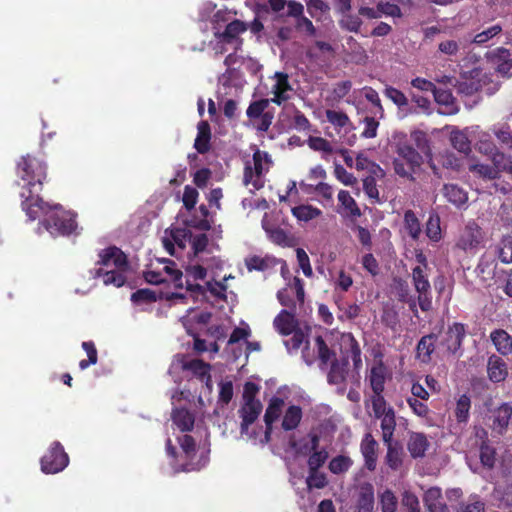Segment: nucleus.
<instances>
[{
  "mask_svg": "<svg viewBox=\"0 0 512 512\" xmlns=\"http://www.w3.org/2000/svg\"><path fill=\"white\" fill-rule=\"evenodd\" d=\"M17 175L25 182L20 193L21 208L28 219L34 221L41 212L50 208V204L39 196L47 178V165L41 159L27 154L17 163Z\"/></svg>",
  "mask_w": 512,
  "mask_h": 512,
  "instance_id": "1",
  "label": "nucleus"
},
{
  "mask_svg": "<svg viewBox=\"0 0 512 512\" xmlns=\"http://www.w3.org/2000/svg\"><path fill=\"white\" fill-rule=\"evenodd\" d=\"M40 216H44L41 224L52 236H69L77 230L76 214L66 211L61 205H50Z\"/></svg>",
  "mask_w": 512,
  "mask_h": 512,
  "instance_id": "2",
  "label": "nucleus"
},
{
  "mask_svg": "<svg viewBox=\"0 0 512 512\" xmlns=\"http://www.w3.org/2000/svg\"><path fill=\"white\" fill-rule=\"evenodd\" d=\"M395 153L397 154L393 160L395 173L411 181L415 180L414 174L423 164L422 155L407 142H398Z\"/></svg>",
  "mask_w": 512,
  "mask_h": 512,
  "instance_id": "3",
  "label": "nucleus"
},
{
  "mask_svg": "<svg viewBox=\"0 0 512 512\" xmlns=\"http://www.w3.org/2000/svg\"><path fill=\"white\" fill-rule=\"evenodd\" d=\"M69 464L68 454L59 441H54L41 458V470L46 474L63 471Z\"/></svg>",
  "mask_w": 512,
  "mask_h": 512,
  "instance_id": "4",
  "label": "nucleus"
},
{
  "mask_svg": "<svg viewBox=\"0 0 512 512\" xmlns=\"http://www.w3.org/2000/svg\"><path fill=\"white\" fill-rule=\"evenodd\" d=\"M174 365L182 371L189 372L193 377H196L206 385H209L211 382V366L201 359H191L185 354H177L174 359Z\"/></svg>",
  "mask_w": 512,
  "mask_h": 512,
  "instance_id": "5",
  "label": "nucleus"
},
{
  "mask_svg": "<svg viewBox=\"0 0 512 512\" xmlns=\"http://www.w3.org/2000/svg\"><path fill=\"white\" fill-rule=\"evenodd\" d=\"M412 281L416 292L418 293L417 302L423 312L432 309L431 285L428 276L422 266H416L412 269Z\"/></svg>",
  "mask_w": 512,
  "mask_h": 512,
  "instance_id": "6",
  "label": "nucleus"
},
{
  "mask_svg": "<svg viewBox=\"0 0 512 512\" xmlns=\"http://www.w3.org/2000/svg\"><path fill=\"white\" fill-rule=\"evenodd\" d=\"M268 159V154L260 150L253 153V164L249 161L245 163L243 173V183L245 186L251 184L255 190H260L264 186L263 161Z\"/></svg>",
  "mask_w": 512,
  "mask_h": 512,
  "instance_id": "7",
  "label": "nucleus"
},
{
  "mask_svg": "<svg viewBox=\"0 0 512 512\" xmlns=\"http://www.w3.org/2000/svg\"><path fill=\"white\" fill-rule=\"evenodd\" d=\"M466 331L462 323L455 322L448 327V329L440 336L438 341V348L444 354L454 355L461 346L465 337Z\"/></svg>",
  "mask_w": 512,
  "mask_h": 512,
  "instance_id": "8",
  "label": "nucleus"
},
{
  "mask_svg": "<svg viewBox=\"0 0 512 512\" xmlns=\"http://www.w3.org/2000/svg\"><path fill=\"white\" fill-rule=\"evenodd\" d=\"M98 265L103 267L114 266L118 270H126L128 268V259L126 254L116 246H110L102 249L99 254Z\"/></svg>",
  "mask_w": 512,
  "mask_h": 512,
  "instance_id": "9",
  "label": "nucleus"
},
{
  "mask_svg": "<svg viewBox=\"0 0 512 512\" xmlns=\"http://www.w3.org/2000/svg\"><path fill=\"white\" fill-rule=\"evenodd\" d=\"M273 78L275 79V84L272 86L274 97L271 102L280 106L291 98L288 92L293 91V87L290 84L289 75L285 72L277 71Z\"/></svg>",
  "mask_w": 512,
  "mask_h": 512,
  "instance_id": "10",
  "label": "nucleus"
},
{
  "mask_svg": "<svg viewBox=\"0 0 512 512\" xmlns=\"http://www.w3.org/2000/svg\"><path fill=\"white\" fill-rule=\"evenodd\" d=\"M482 241V233L480 227L475 223H469L462 231L458 241L457 247L468 251L476 248Z\"/></svg>",
  "mask_w": 512,
  "mask_h": 512,
  "instance_id": "11",
  "label": "nucleus"
},
{
  "mask_svg": "<svg viewBox=\"0 0 512 512\" xmlns=\"http://www.w3.org/2000/svg\"><path fill=\"white\" fill-rule=\"evenodd\" d=\"M488 379L493 383L504 382L508 377V365L500 356L492 354L487 361Z\"/></svg>",
  "mask_w": 512,
  "mask_h": 512,
  "instance_id": "12",
  "label": "nucleus"
},
{
  "mask_svg": "<svg viewBox=\"0 0 512 512\" xmlns=\"http://www.w3.org/2000/svg\"><path fill=\"white\" fill-rule=\"evenodd\" d=\"M338 208L337 212L345 217L349 218H358L362 215V212L355 201V199L351 196L350 192L347 190H340L338 193Z\"/></svg>",
  "mask_w": 512,
  "mask_h": 512,
  "instance_id": "13",
  "label": "nucleus"
},
{
  "mask_svg": "<svg viewBox=\"0 0 512 512\" xmlns=\"http://www.w3.org/2000/svg\"><path fill=\"white\" fill-rule=\"evenodd\" d=\"M492 418V429L500 435L504 434L512 418V404L502 403L494 409Z\"/></svg>",
  "mask_w": 512,
  "mask_h": 512,
  "instance_id": "14",
  "label": "nucleus"
},
{
  "mask_svg": "<svg viewBox=\"0 0 512 512\" xmlns=\"http://www.w3.org/2000/svg\"><path fill=\"white\" fill-rule=\"evenodd\" d=\"M377 447L378 443L372 434H365L360 444V450L365 460V467L370 471L376 468Z\"/></svg>",
  "mask_w": 512,
  "mask_h": 512,
  "instance_id": "15",
  "label": "nucleus"
},
{
  "mask_svg": "<svg viewBox=\"0 0 512 512\" xmlns=\"http://www.w3.org/2000/svg\"><path fill=\"white\" fill-rule=\"evenodd\" d=\"M433 96L436 103L442 107V114L454 115L459 112V106L450 90L436 87Z\"/></svg>",
  "mask_w": 512,
  "mask_h": 512,
  "instance_id": "16",
  "label": "nucleus"
},
{
  "mask_svg": "<svg viewBox=\"0 0 512 512\" xmlns=\"http://www.w3.org/2000/svg\"><path fill=\"white\" fill-rule=\"evenodd\" d=\"M429 446L430 443L424 433L410 432L407 442V449L412 458L416 459L424 457Z\"/></svg>",
  "mask_w": 512,
  "mask_h": 512,
  "instance_id": "17",
  "label": "nucleus"
},
{
  "mask_svg": "<svg viewBox=\"0 0 512 512\" xmlns=\"http://www.w3.org/2000/svg\"><path fill=\"white\" fill-rule=\"evenodd\" d=\"M436 341L437 336L434 333L424 335L420 338L416 346V358L421 363L428 364L431 362Z\"/></svg>",
  "mask_w": 512,
  "mask_h": 512,
  "instance_id": "18",
  "label": "nucleus"
},
{
  "mask_svg": "<svg viewBox=\"0 0 512 512\" xmlns=\"http://www.w3.org/2000/svg\"><path fill=\"white\" fill-rule=\"evenodd\" d=\"M295 311L282 310L273 321L274 328L283 336L291 335L298 323L294 316Z\"/></svg>",
  "mask_w": 512,
  "mask_h": 512,
  "instance_id": "19",
  "label": "nucleus"
},
{
  "mask_svg": "<svg viewBox=\"0 0 512 512\" xmlns=\"http://www.w3.org/2000/svg\"><path fill=\"white\" fill-rule=\"evenodd\" d=\"M211 127L208 121L202 120L197 125V136L194 141V148L199 154H206L211 149Z\"/></svg>",
  "mask_w": 512,
  "mask_h": 512,
  "instance_id": "20",
  "label": "nucleus"
},
{
  "mask_svg": "<svg viewBox=\"0 0 512 512\" xmlns=\"http://www.w3.org/2000/svg\"><path fill=\"white\" fill-rule=\"evenodd\" d=\"M423 502L429 512H448L447 505L442 501V490L439 487H430L423 495Z\"/></svg>",
  "mask_w": 512,
  "mask_h": 512,
  "instance_id": "21",
  "label": "nucleus"
},
{
  "mask_svg": "<svg viewBox=\"0 0 512 512\" xmlns=\"http://www.w3.org/2000/svg\"><path fill=\"white\" fill-rule=\"evenodd\" d=\"M284 406V400L274 396L270 399L264 414L265 434L271 435L273 431V423L280 417Z\"/></svg>",
  "mask_w": 512,
  "mask_h": 512,
  "instance_id": "22",
  "label": "nucleus"
},
{
  "mask_svg": "<svg viewBox=\"0 0 512 512\" xmlns=\"http://www.w3.org/2000/svg\"><path fill=\"white\" fill-rule=\"evenodd\" d=\"M262 408L263 406L261 402L244 403V405L239 410V414L242 419L240 424V430L242 433L247 431L249 426L257 420L262 411Z\"/></svg>",
  "mask_w": 512,
  "mask_h": 512,
  "instance_id": "23",
  "label": "nucleus"
},
{
  "mask_svg": "<svg viewBox=\"0 0 512 512\" xmlns=\"http://www.w3.org/2000/svg\"><path fill=\"white\" fill-rule=\"evenodd\" d=\"M374 508V487L371 483H362L356 502L357 512H372Z\"/></svg>",
  "mask_w": 512,
  "mask_h": 512,
  "instance_id": "24",
  "label": "nucleus"
},
{
  "mask_svg": "<svg viewBox=\"0 0 512 512\" xmlns=\"http://www.w3.org/2000/svg\"><path fill=\"white\" fill-rule=\"evenodd\" d=\"M386 378L387 368L382 361L371 367L368 381L373 393L384 392Z\"/></svg>",
  "mask_w": 512,
  "mask_h": 512,
  "instance_id": "25",
  "label": "nucleus"
},
{
  "mask_svg": "<svg viewBox=\"0 0 512 512\" xmlns=\"http://www.w3.org/2000/svg\"><path fill=\"white\" fill-rule=\"evenodd\" d=\"M348 365L349 360L345 357L341 360L335 359L332 361L330 370L327 375L328 383L332 385L342 384L346 380Z\"/></svg>",
  "mask_w": 512,
  "mask_h": 512,
  "instance_id": "26",
  "label": "nucleus"
},
{
  "mask_svg": "<svg viewBox=\"0 0 512 512\" xmlns=\"http://www.w3.org/2000/svg\"><path fill=\"white\" fill-rule=\"evenodd\" d=\"M171 418H172L173 423L182 432H190L194 428V423H195L194 414L186 408L173 409Z\"/></svg>",
  "mask_w": 512,
  "mask_h": 512,
  "instance_id": "27",
  "label": "nucleus"
},
{
  "mask_svg": "<svg viewBox=\"0 0 512 512\" xmlns=\"http://www.w3.org/2000/svg\"><path fill=\"white\" fill-rule=\"evenodd\" d=\"M490 338L496 350L503 356L512 353V337L503 329L491 332Z\"/></svg>",
  "mask_w": 512,
  "mask_h": 512,
  "instance_id": "28",
  "label": "nucleus"
},
{
  "mask_svg": "<svg viewBox=\"0 0 512 512\" xmlns=\"http://www.w3.org/2000/svg\"><path fill=\"white\" fill-rule=\"evenodd\" d=\"M303 417L302 408L298 405H290L283 416L281 427L284 431L295 430Z\"/></svg>",
  "mask_w": 512,
  "mask_h": 512,
  "instance_id": "29",
  "label": "nucleus"
},
{
  "mask_svg": "<svg viewBox=\"0 0 512 512\" xmlns=\"http://www.w3.org/2000/svg\"><path fill=\"white\" fill-rule=\"evenodd\" d=\"M379 419H381L380 427L382 430L383 442H392L396 428V417L394 409L392 407H388L387 413L381 415Z\"/></svg>",
  "mask_w": 512,
  "mask_h": 512,
  "instance_id": "30",
  "label": "nucleus"
},
{
  "mask_svg": "<svg viewBox=\"0 0 512 512\" xmlns=\"http://www.w3.org/2000/svg\"><path fill=\"white\" fill-rule=\"evenodd\" d=\"M248 29V26L245 22L241 20H233L228 23L225 27V30L219 34V39L224 43H233L238 39V36L244 33Z\"/></svg>",
  "mask_w": 512,
  "mask_h": 512,
  "instance_id": "31",
  "label": "nucleus"
},
{
  "mask_svg": "<svg viewBox=\"0 0 512 512\" xmlns=\"http://www.w3.org/2000/svg\"><path fill=\"white\" fill-rule=\"evenodd\" d=\"M443 195L448 202L457 207L464 205L468 200L467 192L456 184H445Z\"/></svg>",
  "mask_w": 512,
  "mask_h": 512,
  "instance_id": "32",
  "label": "nucleus"
},
{
  "mask_svg": "<svg viewBox=\"0 0 512 512\" xmlns=\"http://www.w3.org/2000/svg\"><path fill=\"white\" fill-rule=\"evenodd\" d=\"M123 270H104V268L99 267L94 271V278H103V283L105 285H114L116 287H121L125 284L126 278L122 273Z\"/></svg>",
  "mask_w": 512,
  "mask_h": 512,
  "instance_id": "33",
  "label": "nucleus"
},
{
  "mask_svg": "<svg viewBox=\"0 0 512 512\" xmlns=\"http://www.w3.org/2000/svg\"><path fill=\"white\" fill-rule=\"evenodd\" d=\"M493 499L498 508L512 507V484H500L494 488Z\"/></svg>",
  "mask_w": 512,
  "mask_h": 512,
  "instance_id": "34",
  "label": "nucleus"
},
{
  "mask_svg": "<svg viewBox=\"0 0 512 512\" xmlns=\"http://www.w3.org/2000/svg\"><path fill=\"white\" fill-rule=\"evenodd\" d=\"M268 234L269 239L276 245L282 247H292L295 244V239L290 236L284 229L280 227L264 228Z\"/></svg>",
  "mask_w": 512,
  "mask_h": 512,
  "instance_id": "35",
  "label": "nucleus"
},
{
  "mask_svg": "<svg viewBox=\"0 0 512 512\" xmlns=\"http://www.w3.org/2000/svg\"><path fill=\"white\" fill-rule=\"evenodd\" d=\"M471 399L467 394L461 395L456 402L454 415L458 423L466 424L470 417Z\"/></svg>",
  "mask_w": 512,
  "mask_h": 512,
  "instance_id": "36",
  "label": "nucleus"
},
{
  "mask_svg": "<svg viewBox=\"0 0 512 512\" xmlns=\"http://www.w3.org/2000/svg\"><path fill=\"white\" fill-rule=\"evenodd\" d=\"M158 299H163V293L161 292L159 295L151 289L142 288L138 289L131 294L130 300L136 304H150L156 302Z\"/></svg>",
  "mask_w": 512,
  "mask_h": 512,
  "instance_id": "37",
  "label": "nucleus"
},
{
  "mask_svg": "<svg viewBox=\"0 0 512 512\" xmlns=\"http://www.w3.org/2000/svg\"><path fill=\"white\" fill-rule=\"evenodd\" d=\"M489 58L498 63V71L504 72L511 67V53L504 47H499L489 53Z\"/></svg>",
  "mask_w": 512,
  "mask_h": 512,
  "instance_id": "38",
  "label": "nucleus"
},
{
  "mask_svg": "<svg viewBox=\"0 0 512 512\" xmlns=\"http://www.w3.org/2000/svg\"><path fill=\"white\" fill-rule=\"evenodd\" d=\"M292 214L298 220L308 222L319 217L322 211L312 205H299L292 208Z\"/></svg>",
  "mask_w": 512,
  "mask_h": 512,
  "instance_id": "39",
  "label": "nucleus"
},
{
  "mask_svg": "<svg viewBox=\"0 0 512 512\" xmlns=\"http://www.w3.org/2000/svg\"><path fill=\"white\" fill-rule=\"evenodd\" d=\"M404 226L409 236L417 240L421 234V224L416 214L412 210H407L404 214Z\"/></svg>",
  "mask_w": 512,
  "mask_h": 512,
  "instance_id": "40",
  "label": "nucleus"
},
{
  "mask_svg": "<svg viewBox=\"0 0 512 512\" xmlns=\"http://www.w3.org/2000/svg\"><path fill=\"white\" fill-rule=\"evenodd\" d=\"M496 264L493 260L482 258L476 267L477 276L482 282L488 283L495 276Z\"/></svg>",
  "mask_w": 512,
  "mask_h": 512,
  "instance_id": "41",
  "label": "nucleus"
},
{
  "mask_svg": "<svg viewBox=\"0 0 512 512\" xmlns=\"http://www.w3.org/2000/svg\"><path fill=\"white\" fill-rule=\"evenodd\" d=\"M469 171L485 180L497 179L498 169L489 164L475 163L469 165Z\"/></svg>",
  "mask_w": 512,
  "mask_h": 512,
  "instance_id": "42",
  "label": "nucleus"
},
{
  "mask_svg": "<svg viewBox=\"0 0 512 512\" xmlns=\"http://www.w3.org/2000/svg\"><path fill=\"white\" fill-rule=\"evenodd\" d=\"M353 461L345 455H338L331 459L328 468L333 474H342L347 472L352 466Z\"/></svg>",
  "mask_w": 512,
  "mask_h": 512,
  "instance_id": "43",
  "label": "nucleus"
},
{
  "mask_svg": "<svg viewBox=\"0 0 512 512\" xmlns=\"http://www.w3.org/2000/svg\"><path fill=\"white\" fill-rule=\"evenodd\" d=\"M165 266L161 272L165 273L169 276L170 280L174 283L176 288H183L182 277L183 273L181 270L177 269L176 263L172 260H164Z\"/></svg>",
  "mask_w": 512,
  "mask_h": 512,
  "instance_id": "44",
  "label": "nucleus"
},
{
  "mask_svg": "<svg viewBox=\"0 0 512 512\" xmlns=\"http://www.w3.org/2000/svg\"><path fill=\"white\" fill-rule=\"evenodd\" d=\"M480 461L488 469H492L496 463V450L486 441H483L480 446Z\"/></svg>",
  "mask_w": 512,
  "mask_h": 512,
  "instance_id": "45",
  "label": "nucleus"
},
{
  "mask_svg": "<svg viewBox=\"0 0 512 512\" xmlns=\"http://www.w3.org/2000/svg\"><path fill=\"white\" fill-rule=\"evenodd\" d=\"M82 348L87 353L88 359H83L79 362L81 370L87 369L90 365H95L98 361V354L95 344L92 341H84Z\"/></svg>",
  "mask_w": 512,
  "mask_h": 512,
  "instance_id": "46",
  "label": "nucleus"
},
{
  "mask_svg": "<svg viewBox=\"0 0 512 512\" xmlns=\"http://www.w3.org/2000/svg\"><path fill=\"white\" fill-rule=\"evenodd\" d=\"M271 100L269 99H260L253 101L249 104L246 115L249 119L254 120L265 114V110L268 108Z\"/></svg>",
  "mask_w": 512,
  "mask_h": 512,
  "instance_id": "47",
  "label": "nucleus"
},
{
  "mask_svg": "<svg viewBox=\"0 0 512 512\" xmlns=\"http://www.w3.org/2000/svg\"><path fill=\"white\" fill-rule=\"evenodd\" d=\"M502 32V26L499 24L492 25L487 29L477 33L472 42L478 45H483L489 40L493 39Z\"/></svg>",
  "mask_w": 512,
  "mask_h": 512,
  "instance_id": "48",
  "label": "nucleus"
},
{
  "mask_svg": "<svg viewBox=\"0 0 512 512\" xmlns=\"http://www.w3.org/2000/svg\"><path fill=\"white\" fill-rule=\"evenodd\" d=\"M452 146L461 153L467 154L471 151L470 141L466 134L460 131L452 132L450 137Z\"/></svg>",
  "mask_w": 512,
  "mask_h": 512,
  "instance_id": "49",
  "label": "nucleus"
},
{
  "mask_svg": "<svg viewBox=\"0 0 512 512\" xmlns=\"http://www.w3.org/2000/svg\"><path fill=\"white\" fill-rule=\"evenodd\" d=\"M326 118L336 128H344L351 124L350 119L343 111L326 110Z\"/></svg>",
  "mask_w": 512,
  "mask_h": 512,
  "instance_id": "50",
  "label": "nucleus"
},
{
  "mask_svg": "<svg viewBox=\"0 0 512 512\" xmlns=\"http://www.w3.org/2000/svg\"><path fill=\"white\" fill-rule=\"evenodd\" d=\"M485 503L478 495L470 496L467 502H461L457 512H484Z\"/></svg>",
  "mask_w": 512,
  "mask_h": 512,
  "instance_id": "51",
  "label": "nucleus"
},
{
  "mask_svg": "<svg viewBox=\"0 0 512 512\" xmlns=\"http://www.w3.org/2000/svg\"><path fill=\"white\" fill-rule=\"evenodd\" d=\"M315 345L321 365L326 366L332 356H334V352L328 347L322 336H317L315 338Z\"/></svg>",
  "mask_w": 512,
  "mask_h": 512,
  "instance_id": "52",
  "label": "nucleus"
},
{
  "mask_svg": "<svg viewBox=\"0 0 512 512\" xmlns=\"http://www.w3.org/2000/svg\"><path fill=\"white\" fill-rule=\"evenodd\" d=\"M327 459L328 452L326 449L323 448L321 450L313 451L307 460L308 469L313 471L319 470V468L325 464Z\"/></svg>",
  "mask_w": 512,
  "mask_h": 512,
  "instance_id": "53",
  "label": "nucleus"
},
{
  "mask_svg": "<svg viewBox=\"0 0 512 512\" xmlns=\"http://www.w3.org/2000/svg\"><path fill=\"white\" fill-rule=\"evenodd\" d=\"M384 95L399 108H404L408 105L407 96L397 88H394L392 86L386 87L384 90Z\"/></svg>",
  "mask_w": 512,
  "mask_h": 512,
  "instance_id": "54",
  "label": "nucleus"
},
{
  "mask_svg": "<svg viewBox=\"0 0 512 512\" xmlns=\"http://www.w3.org/2000/svg\"><path fill=\"white\" fill-rule=\"evenodd\" d=\"M287 288L289 291L295 295V300L303 305L305 301V290H304V282L301 278L295 276L292 281L287 284Z\"/></svg>",
  "mask_w": 512,
  "mask_h": 512,
  "instance_id": "55",
  "label": "nucleus"
},
{
  "mask_svg": "<svg viewBox=\"0 0 512 512\" xmlns=\"http://www.w3.org/2000/svg\"><path fill=\"white\" fill-rule=\"evenodd\" d=\"M401 496V504L407 512H420V502L415 493L405 490Z\"/></svg>",
  "mask_w": 512,
  "mask_h": 512,
  "instance_id": "56",
  "label": "nucleus"
},
{
  "mask_svg": "<svg viewBox=\"0 0 512 512\" xmlns=\"http://www.w3.org/2000/svg\"><path fill=\"white\" fill-rule=\"evenodd\" d=\"M327 483L328 481L324 473L319 472V470H309L308 477L306 479V484L309 489H322L327 485Z\"/></svg>",
  "mask_w": 512,
  "mask_h": 512,
  "instance_id": "57",
  "label": "nucleus"
},
{
  "mask_svg": "<svg viewBox=\"0 0 512 512\" xmlns=\"http://www.w3.org/2000/svg\"><path fill=\"white\" fill-rule=\"evenodd\" d=\"M385 444L387 446L386 463L391 469L397 470L402 464L401 452L392 445V442Z\"/></svg>",
  "mask_w": 512,
  "mask_h": 512,
  "instance_id": "58",
  "label": "nucleus"
},
{
  "mask_svg": "<svg viewBox=\"0 0 512 512\" xmlns=\"http://www.w3.org/2000/svg\"><path fill=\"white\" fill-rule=\"evenodd\" d=\"M426 235L432 241H438L441 238L440 219L436 216H430L426 223Z\"/></svg>",
  "mask_w": 512,
  "mask_h": 512,
  "instance_id": "59",
  "label": "nucleus"
},
{
  "mask_svg": "<svg viewBox=\"0 0 512 512\" xmlns=\"http://www.w3.org/2000/svg\"><path fill=\"white\" fill-rule=\"evenodd\" d=\"M372 409L374 416L380 418L381 415L387 413L388 407L387 402L383 396V392L373 393L371 397Z\"/></svg>",
  "mask_w": 512,
  "mask_h": 512,
  "instance_id": "60",
  "label": "nucleus"
},
{
  "mask_svg": "<svg viewBox=\"0 0 512 512\" xmlns=\"http://www.w3.org/2000/svg\"><path fill=\"white\" fill-rule=\"evenodd\" d=\"M199 193L196 188L186 185L184 187V193L182 197L183 205L186 210L191 211L195 208L198 201Z\"/></svg>",
  "mask_w": 512,
  "mask_h": 512,
  "instance_id": "61",
  "label": "nucleus"
},
{
  "mask_svg": "<svg viewBox=\"0 0 512 512\" xmlns=\"http://www.w3.org/2000/svg\"><path fill=\"white\" fill-rule=\"evenodd\" d=\"M382 512H396L398 501L391 490H385L380 498Z\"/></svg>",
  "mask_w": 512,
  "mask_h": 512,
  "instance_id": "62",
  "label": "nucleus"
},
{
  "mask_svg": "<svg viewBox=\"0 0 512 512\" xmlns=\"http://www.w3.org/2000/svg\"><path fill=\"white\" fill-rule=\"evenodd\" d=\"M308 146L314 151H321V152H324L327 154L333 153V148H332L331 143L322 137H316V136L309 137Z\"/></svg>",
  "mask_w": 512,
  "mask_h": 512,
  "instance_id": "63",
  "label": "nucleus"
},
{
  "mask_svg": "<svg viewBox=\"0 0 512 512\" xmlns=\"http://www.w3.org/2000/svg\"><path fill=\"white\" fill-rule=\"evenodd\" d=\"M499 258L503 263L512 262V236L503 238L502 246L499 250Z\"/></svg>",
  "mask_w": 512,
  "mask_h": 512,
  "instance_id": "64",
  "label": "nucleus"
}]
</instances>
